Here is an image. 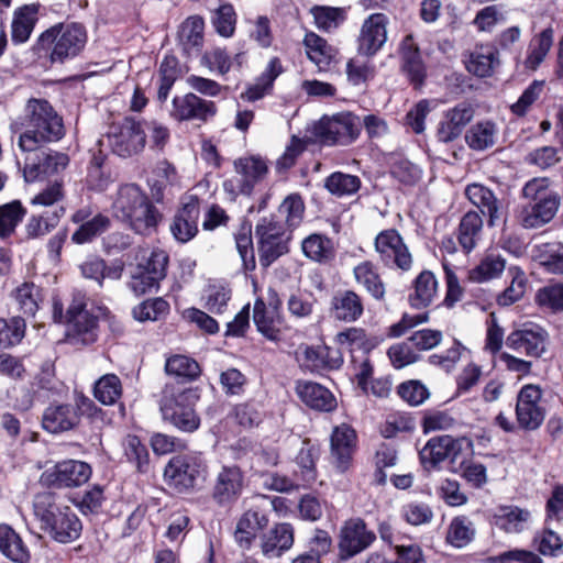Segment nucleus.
Here are the masks:
<instances>
[{
  "mask_svg": "<svg viewBox=\"0 0 563 563\" xmlns=\"http://www.w3.org/2000/svg\"><path fill=\"white\" fill-rule=\"evenodd\" d=\"M87 42L88 33L82 23H56L38 35L31 49L55 67L81 57Z\"/></svg>",
  "mask_w": 563,
  "mask_h": 563,
  "instance_id": "obj_1",
  "label": "nucleus"
},
{
  "mask_svg": "<svg viewBox=\"0 0 563 563\" xmlns=\"http://www.w3.org/2000/svg\"><path fill=\"white\" fill-rule=\"evenodd\" d=\"M33 508L40 529L53 541L67 544L80 538L81 520L69 506L62 504L54 493L36 494Z\"/></svg>",
  "mask_w": 563,
  "mask_h": 563,
  "instance_id": "obj_2",
  "label": "nucleus"
},
{
  "mask_svg": "<svg viewBox=\"0 0 563 563\" xmlns=\"http://www.w3.org/2000/svg\"><path fill=\"white\" fill-rule=\"evenodd\" d=\"M112 211L117 219L129 224L133 231L140 234L155 230L163 219L162 212L148 196L133 183L119 187L112 203Z\"/></svg>",
  "mask_w": 563,
  "mask_h": 563,
  "instance_id": "obj_3",
  "label": "nucleus"
},
{
  "mask_svg": "<svg viewBox=\"0 0 563 563\" xmlns=\"http://www.w3.org/2000/svg\"><path fill=\"white\" fill-rule=\"evenodd\" d=\"M25 113L27 130L19 137L23 152L35 151L42 143L56 142L65 135L63 119L48 100L29 99Z\"/></svg>",
  "mask_w": 563,
  "mask_h": 563,
  "instance_id": "obj_4",
  "label": "nucleus"
},
{
  "mask_svg": "<svg viewBox=\"0 0 563 563\" xmlns=\"http://www.w3.org/2000/svg\"><path fill=\"white\" fill-rule=\"evenodd\" d=\"M200 397L201 388L198 386L166 384L159 399L163 420L181 432H195L201 423L196 411Z\"/></svg>",
  "mask_w": 563,
  "mask_h": 563,
  "instance_id": "obj_5",
  "label": "nucleus"
},
{
  "mask_svg": "<svg viewBox=\"0 0 563 563\" xmlns=\"http://www.w3.org/2000/svg\"><path fill=\"white\" fill-rule=\"evenodd\" d=\"M208 474V462L199 452L174 455L164 470L166 484L179 494L199 489L207 481Z\"/></svg>",
  "mask_w": 563,
  "mask_h": 563,
  "instance_id": "obj_6",
  "label": "nucleus"
},
{
  "mask_svg": "<svg viewBox=\"0 0 563 563\" xmlns=\"http://www.w3.org/2000/svg\"><path fill=\"white\" fill-rule=\"evenodd\" d=\"M255 238L260 265L265 269L290 252L292 233L285 228L276 214H269L258 220L255 225Z\"/></svg>",
  "mask_w": 563,
  "mask_h": 563,
  "instance_id": "obj_7",
  "label": "nucleus"
},
{
  "mask_svg": "<svg viewBox=\"0 0 563 563\" xmlns=\"http://www.w3.org/2000/svg\"><path fill=\"white\" fill-rule=\"evenodd\" d=\"M312 133L321 145H350L361 133L358 117L351 112H339L332 117L323 115L313 125Z\"/></svg>",
  "mask_w": 563,
  "mask_h": 563,
  "instance_id": "obj_8",
  "label": "nucleus"
},
{
  "mask_svg": "<svg viewBox=\"0 0 563 563\" xmlns=\"http://www.w3.org/2000/svg\"><path fill=\"white\" fill-rule=\"evenodd\" d=\"M472 442L466 438H454L450 434L435 435L428 440L419 452L420 464L427 472L440 468L448 461L449 466L456 464L464 450H472Z\"/></svg>",
  "mask_w": 563,
  "mask_h": 563,
  "instance_id": "obj_9",
  "label": "nucleus"
},
{
  "mask_svg": "<svg viewBox=\"0 0 563 563\" xmlns=\"http://www.w3.org/2000/svg\"><path fill=\"white\" fill-rule=\"evenodd\" d=\"M169 255L161 250L154 249L147 257L139 262L131 272L130 289L137 296L147 292H157L161 282L167 275Z\"/></svg>",
  "mask_w": 563,
  "mask_h": 563,
  "instance_id": "obj_10",
  "label": "nucleus"
},
{
  "mask_svg": "<svg viewBox=\"0 0 563 563\" xmlns=\"http://www.w3.org/2000/svg\"><path fill=\"white\" fill-rule=\"evenodd\" d=\"M84 298H74L66 310L67 341L88 346L99 339V318L89 310Z\"/></svg>",
  "mask_w": 563,
  "mask_h": 563,
  "instance_id": "obj_11",
  "label": "nucleus"
},
{
  "mask_svg": "<svg viewBox=\"0 0 563 563\" xmlns=\"http://www.w3.org/2000/svg\"><path fill=\"white\" fill-rule=\"evenodd\" d=\"M376 541V533L365 520L353 517L343 522L338 536L336 563H344L367 550Z\"/></svg>",
  "mask_w": 563,
  "mask_h": 563,
  "instance_id": "obj_12",
  "label": "nucleus"
},
{
  "mask_svg": "<svg viewBox=\"0 0 563 563\" xmlns=\"http://www.w3.org/2000/svg\"><path fill=\"white\" fill-rule=\"evenodd\" d=\"M107 139L112 153L126 158L144 148L146 133L141 121L125 117L121 122L110 126Z\"/></svg>",
  "mask_w": 563,
  "mask_h": 563,
  "instance_id": "obj_13",
  "label": "nucleus"
},
{
  "mask_svg": "<svg viewBox=\"0 0 563 563\" xmlns=\"http://www.w3.org/2000/svg\"><path fill=\"white\" fill-rule=\"evenodd\" d=\"M245 486V473L239 465H222L211 487V499L219 508L230 509L241 498Z\"/></svg>",
  "mask_w": 563,
  "mask_h": 563,
  "instance_id": "obj_14",
  "label": "nucleus"
},
{
  "mask_svg": "<svg viewBox=\"0 0 563 563\" xmlns=\"http://www.w3.org/2000/svg\"><path fill=\"white\" fill-rule=\"evenodd\" d=\"M542 389L538 385H523L516 401V420L520 429L534 431L539 429L545 419V409L540 405Z\"/></svg>",
  "mask_w": 563,
  "mask_h": 563,
  "instance_id": "obj_15",
  "label": "nucleus"
},
{
  "mask_svg": "<svg viewBox=\"0 0 563 563\" xmlns=\"http://www.w3.org/2000/svg\"><path fill=\"white\" fill-rule=\"evenodd\" d=\"M91 466L78 460H64L42 474V482L47 487L71 488L86 484L91 477Z\"/></svg>",
  "mask_w": 563,
  "mask_h": 563,
  "instance_id": "obj_16",
  "label": "nucleus"
},
{
  "mask_svg": "<svg viewBox=\"0 0 563 563\" xmlns=\"http://www.w3.org/2000/svg\"><path fill=\"white\" fill-rule=\"evenodd\" d=\"M548 344V331L531 321L522 323L506 338V345L509 349L536 358L541 357L547 352Z\"/></svg>",
  "mask_w": 563,
  "mask_h": 563,
  "instance_id": "obj_17",
  "label": "nucleus"
},
{
  "mask_svg": "<svg viewBox=\"0 0 563 563\" xmlns=\"http://www.w3.org/2000/svg\"><path fill=\"white\" fill-rule=\"evenodd\" d=\"M400 59V71L407 78L413 89L424 86L427 79V67L422 59L420 47L412 34H407L398 46Z\"/></svg>",
  "mask_w": 563,
  "mask_h": 563,
  "instance_id": "obj_18",
  "label": "nucleus"
},
{
  "mask_svg": "<svg viewBox=\"0 0 563 563\" xmlns=\"http://www.w3.org/2000/svg\"><path fill=\"white\" fill-rule=\"evenodd\" d=\"M375 247L386 266H396L402 271L410 269L411 254L397 230L382 231L375 239Z\"/></svg>",
  "mask_w": 563,
  "mask_h": 563,
  "instance_id": "obj_19",
  "label": "nucleus"
},
{
  "mask_svg": "<svg viewBox=\"0 0 563 563\" xmlns=\"http://www.w3.org/2000/svg\"><path fill=\"white\" fill-rule=\"evenodd\" d=\"M269 523V511L260 507H252L244 511L239 518L235 530L234 541L243 551L250 550L256 539L265 532Z\"/></svg>",
  "mask_w": 563,
  "mask_h": 563,
  "instance_id": "obj_20",
  "label": "nucleus"
},
{
  "mask_svg": "<svg viewBox=\"0 0 563 563\" xmlns=\"http://www.w3.org/2000/svg\"><path fill=\"white\" fill-rule=\"evenodd\" d=\"M217 113V106L213 101L202 99L194 92L184 96H175L172 100L170 115L175 120L207 122Z\"/></svg>",
  "mask_w": 563,
  "mask_h": 563,
  "instance_id": "obj_21",
  "label": "nucleus"
},
{
  "mask_svg": "<svg viewBox=\"0 0 563 563\" xmlns=\"http://www.w3.org/2000/svg\"><path fill=\"white\" fill-rule=\"evenodd\" d=\"M388 18L384 13H373L365 19L357 37V52L366 57L375 56L387 41Z\"/></svg>",
  "mask_w": 563,
  "mask_h": 563,
  "instance_id": "obj_22",
  "label": "nucleus"
},
{
  "mask_svg": "<svg viewBox=\"0 0 563 563\" xmlns=\"http://www.w3.org/2000/svg\"><path fill=\"white\" fill-rule=\"evenodd\" d=\"M200 217L199 198L190 196L188 201L183 202L177 209L169 230L176 242L186 244L199 232L198 222Z\"/></svg>",
  "mask_w": 563,
  "mask_h": 563,
  "instance_id": "obj_23",
  "label": "nucleus"
},
{
  "mask_svg": "<svg viewBox=\"0 0 563 563\" xmlns=\"http://www.w3.org/2000/svg\"><path fill=\"white\" fill-rule=\"evenodd\" d=\"M295 391L299 400L311 410L331 412L338 407L333 393L317 382L298 379L295 384Z\"/></svg>",
  "mask_w": 563,
  "mask_h": 563,
  "instance_id": "obj_24",
  "label": "nucleus"
},
{
  "mask_svg": "<svg viewBox=\"0 0 563 563\" xmlns=\"http://www.w3.org/2000/svg\"><path fill=\"white\" fill-rule=\"evenodd\" d=\"M295 543V529L289 522H276L261 534L260 548L266 559H278Z\"/></svg>",
  "mask_w": 563,
  "mask_h": 563,
  "instance_id": "obj_25",
  "label": "nucleus"
},
{
  "mask_svg": "<svg viewBox=\"0 0 563 563\" xmlns=\"http://www.w3.org/2000/svg\"><path fill=\"white\" fill-rule=\"evenodd\" d=\"M473 117L474 109L466 102L457 103L455 107L448 109L438 124L437 140L444 144L455 141Z\"/></svg>",
  "mask_w": 563,
  "mask_h": 563,
  "instance_id": "obj_26",
  "label": "nucleus"
},
{
  "mask_svg": "<svg viewBox=\"0 0 563 563\" xmlns=\"http://www.w3.org/2000/svg\"><path fill=\"white\" fill-rule=\"evenodd\" d=\"M234 169L241 176L239 180L240 195L250 197L255 186L265 178L268 166L261 156L240 157L234 161Z\"/></svg>",
  "mask_w": 563,
  "mask_h": 563,
  "instance_id": "obj_27",
  "label": "nucleus"
},
{
  "mask_svg": "<svg viewBox=\"0 0 563 563\" xmlns=\"http://www.w3.org/2000/svg\"><path fill=\"white\" fill-rule=\"evenodd\" d=\"M306 365L311 373H322L338 371L342 367L343 352L341 349H334L323 345H309L305 350Z\"/></svg>",
  "mask_w": 563,
  "mask_h": 563,
  "instance_id": "obj_28",
  "label": "nucleus"
},
{
  "mask_svg": "<svg viewBox=\"0 0 563 563\" xmlns=\"http://www.w3.org/2000/svg\"><path fill=\"white\" fill-rule=\"evenodd\" d=\"M329 312L335 320L354 322L364 312L362 298L353 290H339L331 298Z\"/></svg>",
  "mask_w": 563,
  "mask_h": 563,
  "instance_id": "obj_29",
  "label": "nucleus"
},
{
  "mask_svg": "<svg viewBox=\"0 0 563 563\" xmlns=\"http://www.w3.org/2000/svg\"><path fill=\"white\" fill-rule=\"evenodd\" d=\"M79 416L76 408L69 404L49 406L42 418V427L49 433H60L77 427Z\"/></svg>",
  "mask_w": 563,
  "mask_h": 563,
  "instance_id": "obj_30",
  "label": "nucleus"
},
{
  "mask_svg": "<svg viewBox=\"0 0 563 563\" xmlns=\"http://www.w3.org/2000/svg\"><path fill=\"white\" fill-rule=\"evenodd\" d=\"M285 71L279 57L274 56L267 63L265 69L249 85L242 95L250 102L263 99L273 91L274 82Z\"/></svg>",
  "mask_w": 563,
  "mask_h": 563,
  "instance_id": "obj_31",
  "label": "nucleus"
},
{
  "mask_svg": "<svg viewBox=\"0 0 563 563\" xmlns=\"http://www.w3.org/2000/svg\"><path fill=\"white\" fill-rule=\"evenodd\" d=\"M356 433L346 426L336 427L331 435V454L335 459V466L341 472L347 470L355 449Z\"/></svg>",
  "mask_w": 563,
  "mask_h": 563,
  "instance_id": "obj_32",
  "label": "nucleus"
},
{
  "mask_svg": "<svg viewBox=\"0 0 563 563\" xmlns=\"http://www.w3.org/2000/svg\"><path fill=\"white\" fill-rule=\"evenodd\" d=\"M253 321L257 331L267 340L278 342L282 339V325L284 318L282 312H275L265 308V301L257 298L253 308Z\"/></svg>",
  "mask_w": 563,
  "mask_h": 563,
  "instance_id": "obj_33",
  "label": "nucleus"
},
{
  "mask_svg": "<svg viewBox=\"0 0 563 563\" xmlns=\"http://www.w3.org/2000/svg\"><path fill=\"white\" fill-rule=\"evenodd\" d=\"M499 65L498 48L493 44H479L471 53L466 69L478 78H487Z\"/></svg>",
  "mask_w": 563,
  "mask_h": 563,
  "instance_id": "obj_34",
  "label": "nucleus"
},
{
  "mask_svg": "<svg viewBox=\"0 0 563 563\" xmlns=\"http://www.w3.org/2000/svg\"><path fill=\"white\" fill-rule=\"evenodd\" d=\"M40 4L31 3L18 8L11 23V41L14 45L27 42L37 22Z\"/></svg>",
  "mask_w": 563,
  "mask_h": 563,
  "instance_id": "obj_35",
  "label": "nucleus"
},
{
  "mask_svg": "<svg viewBox=\"0 0 563 563\" xmlns=\"http://www.w3.org/2000/svg\"><path fill=\"white\" fill-rule=\"evenodd\" d=\"M164 368L168 376L176 379L174 384L183 386L197 380L202 374L200 364L195 358L183 354L168 356Z\"/></svg>",
  "mask_w": 563,
  "mask_h": 563,
  "instance_id": "obj_36",
  "label": "nucleus"
},
{
  "mask_svg": "<svg viewBox=\"0 0 563 563\" xmlns=\"http://www.w3.org/2000/svg\"><path fill=\"white\" fill-rule=\"evenodd\" d=\"M205 21L200 15L188 16L178 32L179 45L186 56L200 52L203 45Z\"/></svg>",
  "mask_w": 563,
  "mask_h": 563,
  "instance_id": "obj_37",
  "label": "nucleus"
},
{
  "mask_svg": "<svg viewBox=\"0 0 563 563\" xmlns=\"http://www.w3.org/2000/svg\"><path fill=\"white\" fill-rule=\"evenodd\" d=\"M413 292L408 296V302L413 309L428 308L437 295L438 280L431 271H422L412 282Z\"/></svg>",
  "mask_w": 563,
  "mask_h": 563,
  "instance_id": "obj_38",
  "label": "nucleus"
},
{
  "mask_svg": "<svg viewBox=\"0 0 563 563\" xmlns=\"http://www.w3.org/2000/svg\"><path fill=\"white\" fill-rule=\"evenodd\" d=\"M0 552L15 563H29L30 551L14 529L5 523L0 525Z\"/></svg>",
  "mask_w": 563,
  "mask_h": 563,
  "instance_id": "obj_39",
  "label": "nucleus"
},
{
  "mask_svg": "<svg viewBox=\"0 0 563 563\" xmlns=\"http://www.w3.org/2000/svg\"><path fill=\"white\" fill-rule=\"evenodd\" d=\"M183 75L184 71L178 58L174 54L167 53L158 67L157 100L161 103L166 102L175 82L181 78Z\"/></svg>",
  "mask_w": 563,
  "mask_h": 563,
  "instance_id": "obj_40",
  "label": "nucleus"
},
{
  "mask_svg": "<svg viewBox=\"0 0 563 563\" xmlns=\"http://www.w3.org/2000/svg\"><path fill=\"white\" fill-rule=\"evenodd\" d=\"M69 163V157L65 153L59 152H42L37 156V163L33 164L30 170L25 174L26 181L34 180L40 176H52L64 170Z\"/></svg>",
  "mask_w": 563,
  "mask_h": 563,
  "instance_id": "obj_41",
  "label": "nucleus"
},
{
  "mask_svg": "<svg viewBox=\"0 0 563 563\" xmlns=\"http://www.w3.org/2000/svg\"><path fill=\"white\" fill-rule=\"evenodd\" d=\"M319 457V445L313 444L309 439L303 440L302 445L295 457V463L299 468L301 481L307 485L314 483L317 479V462Z\"/></svg>",
  "mask_w": 563,
  "mask_h": 563,
  "instance_id": "obj_42",
  "label": "nucleus"
},
{
  "mask_svg": "<svg viewBox=\"0 0 563 563\" xmlns=\"http://www.w3.org/2000/svg\"><path fill=\"white\" fill-rule=\"evenodd\" d=\"M27 213L21 200L0 205V240L5 241L15 232Z\"/></svg>",
  "mask_w": 563,
  "mask_h": 563,
  "instance_id": "obj_43",
  "label": "nucleus"
},
{
  "mask_svg": "<svg viewBox=\"0 0 563 563\" xmlns=\"http://www.w3.org/2000/svg\"><path fill=\"white\" fill-rule=\"evenodd\" d=\"M305 201L299 194L288 195L279 205L277 213L278 219L291 233L301 224L305 216Z\"/></svg>",
  "mask_w": 563,
  "mask_h": 563,
  "instance_id": "obj_44",
  "label": "nucleus"
},
{
  "mask_svg": "<svg viewBox=\"0 0 563 563\" xmlns=\"http://www.w3.org/2000/svg\"><path fill=\"white\" fill-rule=\"evenodd\" d=\"M235 422L244 429L257 428L265 419L264 405L255 399H249L235 405L232 409Z\"/></svg>",
  "mask_w": 563,
  "mask_h": 563,
  "instance_id": "obj_45",
  "label": "nucleus"
},
{
  "mask_svg": "<svg viewBox=\"0 0 563 563\" xmlns=\"http://www.w3.org/2000/svg\"><path fill=\"white\" fill-rule=\"evenodd\" d=\"M317 29L321 32L338 30L347 19L345 8L330 5H314L310 10Z\"/></svg>",
  "mask_w": 563,
  "mask_h": 563,
  "instance_id": "obj_46",
  "label": "nucleus"
},
{
  "mask_svg": "<svg viewBox=\"0 0 563 563\" xmlns=\"http://www.w3.org/2000/svg\"><path fill=\"white\" fill-rule=\"evenodd\" d=\"M301 250L306 257L317 263H328L334 257L331 239L320 233H312L303 239Z\"/></svg>",
  "mask_w": 563,
  "mask_h": 563,
  "instance_id": "obj_47",
  "label": "nucleus"
},
{
  "mask_svg": "<svg viewBox=\"0 0 563 563\" xmlns=\"http://www.w3.org/2000/svg\"><path fill=\"white\" fill-rule=\"evenodd\" d=\"M238 253L242 261V268L245 273L256 268L255 251L252 239V223L243 221L240 230L234 234Z\"/></svg>",
  "mask_w": 563,
  "mask_h": 563,
  "instance_id": "obj_48",
  "label": "nucleus"
},
{
  "mask_svg": "<svg viewBox=\"0 0 563 563\" xmlns=\"http://www.w3.org/2000/svg\"><path fill=\"white\" fill-rule=\"evenodd\" d=\"M449 471L460 474L474 488H482L487 482L485 465L471 461L464 452L456 464L449 467Z\"/></svg>",
  "mask_w": 563,
  "mask_h": 563,
  "instance_id": "obj_49",
  "label": "nucleus"
},
{
  "mask_svg": "<svg viewBox=\"0 0 563 563\" xmlns=\"http://www.w3.org/2000/svg\"><path fill=\"white\" fill-rule=\"evenodd\" d=\"M26 332V321L20 316L9 319L0 317V349L9 350L22 342Z\"/></svg>",
  "mask_w": 563,
  "mask_h": 563,
  "instance_id": "obj_50",
  "label": "nucleus"
},
{
  "mask_svg": "<svg viewBox=\"0 0 563 563\" xmlns=\"http://www.w3.org/2000/svg\"><path fill=\"white\" fill-rule=\"evenodd\" d=\"M496 132L494 122H477L466 132L465 142L474 151H485L495 144Z\"/></svg>",
  "mask_w": 563,
  "mask_h": 563,
  "instance_id": "obj_51",
  "label": "nucleus"
},
{
  "mask_svg": "<svg viewBox=\"0 0 563 563\" xmlns=\"http://www.w3.org/2000/svg\"><path fill=\"white\" fill-rule=\"evenodd\" d=\"M303 45L307 51L308 58L319 67H327L333 58V49L327 40L310 31L305 34Z\"/></svg>",
  "mask_w": 563,
  "mask_h": 563,
  "instance_id": "obj_52",
  "label": "nucleus"
},
{
  "mask_svg": "<svg viewBox=\"0 0 563 563\" xmlns=\"http://www.w3.org/2000/svg\"><path fill=\"white\" fill-rule=\"evenodd\" d=\"M13 297L25 316L34 317L43 300L42 288L33 282H24L14 289Z\"/></svg>",
  "mask_w": 563,
  "mask_h": 563,
  "instance_id": "obj_53",
  "label": "nucleus"
},
{
  "mask_svg": "<svg viewBox=\"0 0 563 563\" xmlns=\"http://www.w3.org/2000/svg\"><path fill=\"white\" fill-rule=\"evenodd\" d=\"M560 206V198L552 192H543L538 197L532 208L531 221L526 220L529 227H539L550 222Z\"/></svg>",
  "mask_w": 563,
  "mask_h": 563,
  "instance_id": "obj_54",
  "label": "nucleus"
},
{
  "mask_svg": "<svg viewBox=\"0 0 563 563\" xmlns=\"http://www.w3.org/2000/svg\"><path fill=\"white\" fill-rule=\"evenodd\" d=\"M110 225V218L106 214L98 213L89 221L79 225V228L73 233L71 241L79 245L90 243L96 238L107 232Z\"/></svg>",
  "mask_w": 563,
  "mask_h": 563,
  "instance_id": "obj_55",
  "label": "nucleus"
},
{
  "mask_svg": "<svg viewBox=\"0 0 563 563\" xmlns=\"http://www.w3.org/2000/svg\"><path fill=\"white\" fill-rule=\"evenodd\" d=\"M530 518L527 509L518 506H503L499 512L494 516L495 525L506 532H519L522 530V523Z\"/></svg>",
  "mask_w": 563,
  "mask_h": 563,
  "instance_id": "obj_56",
  "label": "nucleus"
},
{
  "mask_svg": "<svg viewBox=\"0 0 563 563\" xmlns=\"http://www.w3.org/2000/svg\"><path fill=\"white\" fill-rule=\"evenodd\" d=\"M124 455L140 473H147L150 468V453L147 446L137 435L129 434L124 442Z\"/></svg>",
  "mask_w": 563,
  "mask_h": 563,
  "instance_id": "obj_57",
  "label": "nucleus"
},
{
  "mask_svg": "<svg viewBox=\"0 0 563 563\" xmlns=\"http://www.w3.org/2000/svg\"><path fill=\"white\" fill-rule=\"evenodd\" d=\"M170 310L168 301L162 297L147 299L135 306L132 314L140 322L157 321L165 318Z\"/></svg>",
  "mask_w": 563,
  "mask_h": 563,
  "instance_id": "obj_58",
  "label": "nucleus"
},
{
  "mask_svg": "<svg viewBox=\"0 0 563 563\" xmlns=\"http://www.w3.org/2000/svg\"><path fill=\"white\" fill-rule=\"evenodd\" d=\"M122 395V384L115 374L100 377L93 386V396L102 405H113Z\"/></svg>",
  "mask_w": 563,
  "mask_h": 563,
  "instance_id": "obj_59",
  "label": "nucleus"
},
{
  "mask_svg": "<svg viewBox=\"0 0 563 563\" xmlns=\"http://www.w3.org/2000/svg\"><path fill=\"white\" fill-rule=\"evenodd\" d=\"M354 275L357 283L362 284L375 299L380 300L384 298V284L379 275L374 271L371 262L366 261L358 264L354 268Z\"/></svg>",
  "mask_w": 563,
  "mask_h": 563,
  "instance_id": "obj_60",
  "label": "nucleus"
},
{
  "mask_svg": "<svg viewBox=\"0 0 563 563\" xmlns=\"http://www.w3.org/2000/svg\"><path fill=\"white\" fill-rule=\"evenodd\" d=\"M483 220L476 211L466 212L459 225L457 240L462 247L470 252L475 246V236L479 233Z\"/></svg>",
  "mask_w": 563,
  "mask_h": 563,
  "instance_id": "obj_61",
  "label": "nucleus"
},
{
  "mask_svg": "<svg viewBox=\"0 0 563 563\" xmlns=\"http://www.w3.org/2000/svg\"><path fill=\"white\" fill-rule=\"evenodd\" d=\"M238 15L231 3L221 4L211 16L216 32L222 37H231L235 32Z\"/></svg>",
  "mask_w": 563,
  "mask_h": 563,
  "instance_id": "obj_62",
  "label": "nucleus"
},
{
  "mask_svg": "<svg viewBox=\"0 0 563 563\" xmlns=\"http://www.w3.org/2000/svg\"><path fill=\"white\" fill-rule=\"evenodd\" d=\"M324 187L339 197L353 195L358 191L361 179L354 175L335 172L327 177Z\"/></svg>",
  "mask_w": 563,
  "mask_h": 563,
  "instance_id": "obj_63",
  "label": "nucleus"
},
{
  "mask_svg": "<svg viewBox=\"0 0 563 563\" xmlns=\"http://www.w3.org/2000/svg\"><path fill=\"white\" fill-rule=\"evenodd\" d=\"M540 308H548L552 312L563 311V284H552L540 288L534 297Z\"/></svg>",
  "mask_w": 563,
  "mask_h": 563,
  "instance_id": "obj_64",
  "label": "nucleus"
}]
</instances>
